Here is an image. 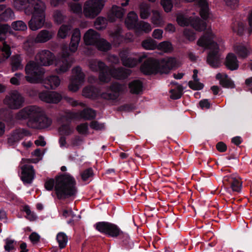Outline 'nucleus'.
<instances>
[{
	"mask_svg": "<svg viewBox=\"0 0 252 252\" xmlns=\"http://www.w3.org/2000/svg\"><path fill=\"white\" fill-rule=\"evenodd\" d=\"M44 187L48 191L54 189L59 200H64L75 196L77 193L76 180L68 173L60 174L56 176L55 179L47 178Z\"/></svg>",
	"mask_w": 252,
	"mask_h": 252,
	"instance_id": "nucleus-1",
	"label": "nucleus"
},
{
	"mask_svg": "<svg viewBox=\"0 0 252 252\" xmlns=\"http://www.w3.org/2000/svg\"><path fill=\"white\" fill-rule=\"evenodd\" d=\"M197 45L205 49H208L207 62L213 67H218L220 64V52L224 49L222 40L218 37L212 31L211 28H208L205 33L197 41Z\"/></svg>",
	"mask_w": 252,
	"mask_h": 252,
	"instance_id": "nucleus-2",
	"label": "nucleus"
},
{
	"mask_svg": "<svg viewBox=\"0 0 252 252\" xmlns=\"http://www.w3.org/2000/svg\"><path fill=\"white\" fill-rule=\"evenodd\" d=\"M86 97L92 99H96L99 96L103 97L109 101V103L113 105H119L124 102L126 103L118 107V111L124 112H130L136 108V104L137 101L138 95H127L126 98H124V95H85Z\"/></svg>",
	"mask_w": 252,
	"mask_h": 252,
	"instance_id": "nucleus-3",
	"label": "nucleus"
},
{
	"mask_svg": "<svg viewBox=\"0 0 252 252\" xmlns=\"http://www.w3.org/2000/svg\"><path fill=\"white\" fill-rule=\"evenodd\" d=\"M94 228L100 233L109 237L116 238L119 237L123 244L126 245L129 241L128 235L123 232L116 224L108 221H99L94 225Z\"/></svg>",
	"mask_w": 252,
	"mask_h": 252,
	"instance_id": "nucleus-4",
	"label": "nucleus"
},
{
	"mask_svg": "<svg viewBox=\"0 0 252 252\" xmlns=\"http://www.w3.org/2000/svg\"><path fill=\"white\" fill-rule=\"evenodd\" d=\"M45 6L40 0H32V31L41 28L45 22Z\"/></svg>",
	"mask_w": 252,
	"mask_h": 252,
	"instance_id": "nucleus-5",
	"label": "nucleus"
},
{
	"mask_svg": "<svg viewBox=\"0 0 252 252\" xmlns=\"http://www.w3.org/2000/svg\"><path fill=\"white\" fill-rule=\"evenodd\" d=\"M52 124V120L46 115L42 108L32 105V128H46Z\"/></svg>",
	"mask_w": 252,
	"mask_h": 252,
	"instance_id": "nucleus-6",
	"label": "nucleus"
},
{
	"mask_svg": "<svg viewBox=\"0 0 252 252\" xmlns=\"http://www.w3.org/2000/svg\"><path fill=\"white\" fill-rule=\"evenodd\" d=\"M78 115L77 112L67 110L60 116L59 121L61 125L59 127V132L61 135L69 136L73 133L74 129L71 124L73 120H78Z\"/></svg>",
	"mask_w": 252,
	"mask_h": 252,
	"instance_id": "nucleus-7",
	"label": "nucleus"
},
{
	"mask_svg": "<svg viewBox=\"0 0 252 252\" xmlns=\"http://www.w3.org/2000/svg\"><path fill=\"white\" fill-rule=\"evenodd\" d=\"M105 4L104 0H87L83 6L84 16L90 19L94 18L101 12Z\"/></svg>",
	"mask_w": 252,
	"mask_h": 252,
	"instance_id": "nucleus-8",
	"label": "nucleus"
},
{
	"mask_svg": "<svg viewBox=\"0 0 252 252\" xmlns=\"http://www.w3.org/2000/svg\"><path fill=\"white\" fill-rule=\"evenodd\" d=\"M177 22L180 26L190 25L196 31L199 32H201L206 28V23L196 16L188 18L181 14H179L177 17Z\"/></svg>",
	"mask_w": 252,
	"mask_h": 252,
	"instance_id": "nucleus-9",
	"label": "nucleus"
},
{
	"mask_svg": "<svg viewBox=\"0 0 252 252\" xmlns=\"http://www.w3.org/2000/svg\"><path fill=\"white\" fill-rule=\"evenodd\" d=\"M85 81V74L79 66L72 69V75L68 86V89L72 93L77 92Z\"/></svg>",
	"mask_w": 252,
	"mask_h": 252,
	"instance_id": "nucleus-10",
	"label": "nucleus"
},
{
	"mask_svg": "<svg viewBox=\"0 0 252 252\" xmlns=\"http://www.w3.org/2000/svg\"><path fill=\"white\" fill-rule=\"evenodd\" d=\"M69 55L66 47H63L60 58L56 62V70L58 73H64L70 67L71 62L69 58Z\"/></svg>",
	"mask_w": 252,
	"mask_h": 252,
	"instance_id": "nucleus-11",
	"label": "nucleus"
},
{
	"mask_svg": "<svg viewBox=\"0 0 252 252\" xmlns=\"http://www.w3.org/2000/svg\"><path fill=\"white\" fill-rule=\"evenodd\" d=\"M21 169V180L24 184L32 183V159L23 158L19 166Z\"/></svg>",
	"mask_w": 252,
	"mask_h": 252,
	"instance_id": "nucleus-12",
	"label": "nucleus"
},
{
	"mask_svg": "<svg viewBox=\"0 0 252 252\" xmlns=\"http://www.w3.org/2000/svg\"><path fill=\"white\" fill-rule=\"evenodd\" d=\"M158 61L159 73L161 74H167L171 69L179 67L181 64V62L174 57L165 58Z\"/></svg>",
	"mask_w": 252,
	"mask_h": 252,
	"instance_id": "nucleus-13",
	"label": "nucleus"
},
{
	"mask_svg": "<svg viewBox=\"0 0 252 252\" xmlns=\"http://www.w3.org/2000/svg\"><path fill=\"white\" fill-rule=\"evenodd\" d=\"M129 52L127 50H124L120 53L123 64L129 67H133L139 63L143 61L144 59L147 58V55L144 53L136 58L128 57Z\"/></svg>",
	"mask_w": 252,
	"mask_h": 252,
	"instance_id": "nucleus-14",
	"label": "nucleus"
},
{
	"mask_svg": "<svg viewBox=\"0 0 252 252\" xmlns=\"http://www.w3.org/2000/svg\"><path fill=\"white\" fill-rule=\"evenodd\" d=\"M90 68L94 71L100 72L99 79L101 82H108L110 81V77H105L108 68L103 62L97 60H92L89 63Z\"/></svg>",
	"mask_w": 252,
	"mask_h": 252,
	"instance_id": "nucleus-15",
	"label": "nucleus"
},
{
	"mask_svg": "<svg viewBox=\"0 0 252 252\" xmlns=\"http://www.w3.org/2000/svg\"><path fill=\"white\" fill-rule=\"evenodd\" d=\"M223 184L229 186L233 192L240 193L242 187L241 178L236 175H227L223 177Z\"/></svg>",
	"mask_w": 252,
	"mask_h": 252,
	"instance_id": "nucleus-16",
	"label": "nucleus"
},
{
	"mask_svg": "<svg viewBox=\"0 0 252 252\" xmlns=\"http://www.w3.org/2000/svg\"><path fill=\"white\" fill-rule=\"evenodd\" d=\"M159 61L148 58L141 66V71L145 74L159 73Z\"/></svg>",
	"mask_w": 252,
	"mask_h": 252,
	"instance_id": "nucleus-17",
	"label": "nucleus"
},
{
	"mask_svg": "<svg viewBox=\"0 0 252 252\" xmlns=\"http://www.w3.org/2000/svg\"><path fill=\"white\" fill-rule=\"evenodd\" d=\"M185 2H194L199 9V14L204 20L209 18L210 12L207 0H183Z\"/></svg>",
	"mask_w": 252,
	"mask_h": 252,
	"instance_id": "nucleus-18",
	"label": "nucleus"
},
{
	"mask_svg": "<svg viewBox=\"0 0 252 252\" xmlns=\"http://www.w3.org/2000/svg\"><path fill=\"white\" fill-rule=\"evenodd\" d=\"M3 100L4 104L11 109H18L21 108L25 101L22 95H5Z\"/></svg>",
	"mask_w": 252,
	"mask_h": 252,
	"instance_id": "nucleus-19",
	"label": "nucleus"
},
{
	"mask_svg": "<svg viewBox=\"0 0 252 252\" xmlns=\"http://www.w3.org/2000/svg\"><path fill=\"white\" fill-rule=\"evenodd\" d=\"M131 74V70L123 67H120L117 69H109L107 71L105 77H112L115 79L121 80L126 78Z\"/></svg>",
	"mask_w": 252,
	"mask_h": 252,
	"instance_id": "nucleus-20",
	"label": "nucleus"
},
{
	"mask_svg": "<svg viewBox=\"0 0 252 252\" xmlns=\"http://www.w3.org/2000/svg\"><path fill=\"white\" fill-rule=\"evenodd\" d=\"M35 59L37 61H39L42 65L49 66L53 63L54 56L48 50H43L38 53Z\"/></svg>",
	"mask_w": 252,
	"mask_h": 252,
	"instance_id": "nucleus-21",
	"label": "nucleus"
},
{
	"mask_svg": "<svg viewBox=\"0 0 252 252\" xmlns=\"http://www.w3.org/2000/svg\"><path fill=\"white\" fill-rule=\"evenodd\" d=\"M233 49L239 58H245L250 53V48L247 43H236L234 45Z\"/></svg>",
	"mask_w": 252,
	"mask_h": 252,
	"instance_id": "nucleus-22",
	"label": "nucleus"
},
{
	"mask_svg": "<svg viewBox=\"0 0 252 252\" xmlns=\"http://www.w3.org/2000/svg\"><path fill=\"white\" fill-rule=\"evenodd\" d=\"M13 5L18 10H23L27 15L32 14V0H13Z\"/></svg>",
	"mask_w": 252,
	"mask_h": 252,
	"instance_id": "nucleus-23",
	"label": "nucleus"
},
{
	"mask_svg": "<svg viewBox=\"0 0 252 252\" xmlns=\"http://www.w3.org/2000/svg\"><path fill=\"white\" fill-rule=\"evenodd\" d=\"M100 38L99 34L93 29L89 30L84 36V42L87 45L96 46Z\"/></svg>",
	"mask_w": 252,
	"mask_h": 252,
	"instance_id": "nucleus-24",
	"label": "nucleus"
},
{
	"mask_svg": "<svg viewBox=\"0 0 252 252\" xmlns=\"http://www.w3.org/2000/svg\"><path fill=\"white\" fill-rule=\"evenodd\" d=\"M110 36L113 39V43L115 45L120 44L125 40H127L128 41H132L133 40V35L129 33H127L126 38H124L121 35V30L120 29H117L114 32H111Z\"/></svg>",
	"mask_w": 252,
	"mask_h": 252,
	"instance_id": "nucleus-25",
	"label": "nucleus"
},
{
	"mask_svg": "<svg viewBox=\"0 0 252 252\" xmlns=\"http://www.w3.org/2000/svg\"><path fill=\"white\" fill-rule=\"evenodd\" d=\"M15 19V14L11 8L0 4V22H6Z\"/></svg>",
	"mask_w": 252,
	"mask_h": 252,
	"instance_id": "nucleus-26",
	"label": "nucleus"
},
{
	"mask_svg": "<svg viewBox=\"0 0 252 252\" xmlns=\"http://www.w3.org/2000/svg\"><path fill=\"white\" fill-rule=\"evenodd\" d=\"M29 134V131L25 129H16L8 138V142L10 144H14L22 139L24 136Z\"/></svg>",
	"mask_w": 252,
	"mask_h": 252,
	"instance_id": "nucleus-27",
	"label": "nucleus"
},
{
	"mask_svg": "<svg viewBox=\"0 0 252 252\" xmlns=\"http://www.w3.org/2000/svg\"><path fill=\"white\" fill-rule=\"evenodd\" d=\"M216 78L220 82V84L223 87L227 88H233L235 84L228 75L224 73H218Z\"/></svg>",
	"mask_w": 252,
	"mask_h": 252,
	"instance_id": "nucleus-28",
	"label": "nucleus"
},
{
	"mask_svg": "<svg viewBox=\"0 0 252 252\" xmlns=\"http://www.w3.org/2000/svg\"><path fill=\"white\" fill-rule=\"evenodd\" d=\"M80 39V31L78 29H75L73 32L69 46L71 52L74 53L77 50Z\"/></svg>",
	"mask_w": 252,
	"mask_h": 252,
	"instance_id": "nucleus-29",
	"label": "nucleus"
},
{
	"mask_svg": "<svg viewBox=\"0 0 252 252\" xmlns=\"http://www.w3.org/2000/svg\"><path fill=\"white\" fill-rule=\"evenodd\" d=\"M60 83V79L56 75L50 76L43 81V85L48 89H55Z\"/></svg>",
	"mask_w": 252,
	"mask_h": 252,
	"instance_id": "nucleus-30",
	"label": "nucleus"
},
{
	"mask_svg": "<svg viewBox=\"0 0 252 252\" xmlns=\"http://www.w3.org/2000/svg\"><path fill=\"white\" fill-rule=\"evenodd\" d=\"M125 13V11L124 8L114 5L112 6L111 10L109 14V19L111 22H113L114 21L116 18H122Z\"/></svg>",
	"mask_w": 252,
	"mask_h": 252,
	"instance_id": "nucleus-31",
	"label": "nucleus"
},
{
	"mask_svg": "<svg viewBox=\"0 0 252 252\" xmlns=\"http://www.w3.org/2000/svg\"><path fill=\"white\" fill-rule=\"evenodd\" d=\"M151 23L156 27H162L165 23L164 19L161 13L157 10L152 11Z\"/></svg>",
	"mask_w": 252,
	"mask_h": 252,
	"instance_id": "nucleus-32",
	"label": "nucleus"
},
{
	"mask_svg": "<svg viewBox=\"0 0 252 252\" xmlns=\"http://www.w3.org/2000/svg\"><path fill=\"white\" fill-rule=\"evenodd\" d=\"M138 16L134 11L128 13L125 20V24L128 29H135L138 23Z\"/></svg>",
	"mask_w": 252,
	"mask_h": 252,
	"instance_id": "nucleus-33",
	"label": "nucleus"
},
{
	"mask_svg": "<svg viewBox=\"0 0 252 252\" xmlns=\"http://www.w3.org/2000/svg\"><path fill=\"white\" fill-rule=\"evenodd\" d=\"M78 120L82 119L84 120L94 119L96 116L95 111L92 108H85L80 112H77Z\"/></svg>",
	"mask_w": 252,
	"mask_h": 252,
	"instance_id": "nucleus-34",
	"label": "nucleus"
},
{
	"mask_svg": "<svg viewBox=\"0 0 252 252\" xmlns=\"http://www.w3.org/2000/svg\"><path fill=\"white\" fill-rule=\"evenodd\" d=\"M44 73V71L41 67L34 66L32 63V83L41 82Z\"/></svg>",
	"mask_w": 252,
	"mask_h": 252,
	"instance_id": "nucleus-35",
	"label": "nucleus"
},
{
	"mask_svg": "<svg viewBox=\"0 0 252 252\" xmlns=\"http://www.w3.org/2000/svg\"><path fill=\"white\" fill-rule=\"evenodd\" d=\"M226 66L231 70L237 69L239 67L238 62L236 56L233 53H229L226 58Z\"/></svg>",
	"mask_w": 252,
	"mask_h": 252,
	"instance_id": "nucleus-36",
	"label": "nucleus"
},
{
	"mask_svg": "<svg viewBox=\"0 0 252 252\" xmlns=\"http://www.w3.org/2000/svg\"><path fill=\"white\" fill-rule=\"evenodd\" d=\"M17 117L23 120L28 119V125L30 126L32 124V106H29L20 110L17 114Z\"/></svg>",
	"mask_w": 252,
	"mask_h": 252,
	"instance_id": "nucleus-37",
	"label": "nucleus"
},
{
	"mask_svg": "<svg viewBox=\"0 0 252 252\" xmlns=\"http://www.w3.org/2000/svg\"><path fill=\"white\" fill-rule=\"evenodd\" d=\"M11 52L9 45L4 42L0 44V63H1L7 59L11 55Z\"/></svg>",
	"mask_w": 252,
	"mask_h": 252,
	"instance_id": "nucleus-38",
	"label": "nucleus"
},
{
	"mask_svg": "<svg viewBox=\"0 0 252 252\" xmlns=\"http://www.w3.org/2000/svg\"><path fill=\"white\" fill-rule=\"evenodd\" d=\"M128 87L131 93L138 94L142 91L143 84L140 80H135L129 83Z\"/></svg>",
	"mask_w": 252,
	"mask_h": 252,
	"instance_id": "nucleus-39",
	"label": "nucleus"
},
{
	"mask_svg": "<svg viewBox=\"0 0 252 252\" xmlns=\"http://www.w3.org/2000/svg\"><path fill=\"white\" fill-rule=\"evenodd\" d=\"M151 14V6L149 4L142 3L139 6V15L142 19H147Z\"/></svg>",
	"mask_w": 252,
	"mask_h": 252,
	"instance_id": "nucleus-40",
	"label": "nucleus"
},
{
	"mask_svg": "<svg viewBox=\"0 0 252 252\" xmlns=\"http://www.w3.org/2000/svg\"><path fill=\"white\" fill-rule=\"evenodd\" d=\"M135 29L137 32L143 31L145 33H149L152 31V28L151 24L149 23L141 21L137 23Z\"/></svg>",
	"mask_w": 252,
	"mask_h": 252,
	"instance_id": "nucleus-41",
	"label": "nucleus"
},
{
	"mask_svg": "<svg viewBox=\"0 0 252 252\" xmlns=\"http://www.w3.org/2000/svg\"><path fill=\"white\" fill-rule=\"evenodd\" d=\"M53 33L46 30H43L37 35L35 40L37 42H45L52 38Z\"/></svg>",
	"mask_w": 252,
	"mask_h": 252,
	"instance_id": "nucleus-42",
	"label": "nucleus"
},
{
	"mask_svg": "<svg viewBox=\"0 0 252 252\" xmlns=\"http://www.w3.org/2000/svg\"><path fill=\"white\" fill-rule=\"evenodd\" d=\"M142 47L146 50H155L157 47V42L151 38L144 40L141 43Z\"/></svg>",
	"mask_w": 252,
	"mask_h": 252,
	"instance_id": "nucleus-43",
	"label": "nucleus"
},
{
	"mask_svg": "<svg viewBox=\"0 0 252 252\" xmlns=\"http://www.w3.org/2000/svg\"><path fill=\"white\" fill-rule=\"evenodd\" d=\"M70 25H63L59 29L58 32V37L60 38H65L70 33L71 29Z\"/></svg>",
	"mask_w": 252,
	"mask_h": 252,
	"instance_id": "nucleus-44",
	"label": "nucleus"
},
{
	"mask_svg": "<svg viewBox=\"0 0 252 252\" xmlns=\"http://www.w3.org/2000/svg\"><path fill=\"white\" fill-rule=\"evenodd\" d=\"M157 49L164 53H170L173 49L172 43L168 41H164L158 44H157Z\"/></svg>",
	"mask_w": 252,
	"mask_h": 252,
	"instance_id": "nucleus-45",
	"label": "nucleus"
},
{
	"mask_svg": "<svg viewBox=\"0 0 252 252\" xmlns=\"http://www.w3.org/2000/svg\"><path fill=\"white\" fill-rule=\"evenodd\" d=\"M56 239L61 249L65 247L68 241V238L67 236L64 232H61L58 233L56 236Z\"/></svg>",
	"mask_w": 252,
	"mask_h": 252,
	"instance_id": "nucleus-46",
	"label": "nucleus"
},
{
	"mask_svg": "<svg viewBox=\"0 0 252 252\" xmlns=\"http://www.w3.org/2000/svg\"><path fill=\"white\" fill-rule=\"evenodd\" d=\"M11 65L12 71H15L23 68L21 60L19 56H14L12 57Z\"/></svg>",
	"mask_w": 252,
	"mask_h": 252,
	"instance_id": "nucleus-47",
	"label": "nucleus"
},
{
	"mask_svg": "<svg viewBox=\"0 0 252 252\" xmlns=\"http://www.w3.org/2000/svg\"><path fill=\"white\" fill-rule=\"evenodd\" d=\"M12 31L10 27L7 24H0V44L4 42L5 38L4 35L8 33H11ZM5 43V42H4Z\"/></svg>",
	"mask_w": 252,
	"mask_h": 252,
	"instance_id": "nucleus-48",
	"label": "nucleus"
},
{
	"mask_svg": "<svg viewBox=\"0 0 252 252\" xmlns=\"http://www.w3.org/2000/svg\"><path fill=\"white\" fill-rule=\"evenodd\" d=\"M41 99L48 103H58L63 98V95H38Z\"/></svg>",
	"mask_w": 252,
	"mask_h": 252,
	"instance_id": "nucleus-49",
	"label": "nucleus"
},
{
	"mask_svg": "<svg viewBox=\"0 0 252 252\" xmlns=\"http://www.w3.org/2000/svg\"><path fill=\"white\" fill-rule=\"evenodd\" d=\"M95 46L101 51H107L111 47L110 43L103 38H100Z\"/></svg>",
	"mask_w": 252,
	"mask_h": 252,
	"instance_id": "nucleus-50",
	"label": "nucleus"
},
{
	"mask_svg": "<svg viewBox=\"0 0 252 252\" xmlns=\"http://www.w3.org/2000/svg\"><path fill=\"white\" fill-rule=\"evenodd\" d=\"M232 29L237 34H242L246 30V24L243 21H238L234 24Z\"/></svg>",
	"mask_w": 252,
	"mask_h": 252,
	"instance_id": "nucleus-51",
	"label": "nucleus"
},
{
	"mask_svg": "<svg viewBox=\"0 0 252 252\" xmlns=\"http://www.w3.org/2000/svg\"><path fill=\"white\" fill-rule=\"evenodd\" d=\"M107 25L106 18L102 17H98L94 22V26L97 30H100L105 29Z\"/></svg>",
	"mask_w": 252,
	"mask_h": 252,
	"instance_id": "nucleus-52",
	"label": "nucleus"
},
{
	"mask_svg": "<svg viewBox=\"0 0 252 252\" xmlns=\"http://www.w3.org/2000/svg\"><path fill=\"white\" fill-rule=\"evenodd\" d=\"M11 27L15 31H25L27 30L26 24L22 21H16L12 23Z\"/></svg>",
	"mask_w": 252,
	"mask_h": 252,
	"instance_id": "nucleus-53",
	"label": "nucleus"
},
{
	"mask_svg": "<svg viewBox=\"0 0 252 252\" xmlns=\"http://www.w3.org/2000/svg\"><path fill=\"white\" fill-rule=\"evenodd\" d=\"M5 244L4 246V250L7 252L15 249V246L17 244V242L14 240L9 238H6L5 240Z\"/></svg>",
	"mask_w": 252,
	"mask_h": 252,
	"instance_id": "nucleus-54",
	"label": "nucleus"
},
{
	"mask_svg": "<svg viewBox=\"0 0 252 252\" xmlns=\"http://www.w3.org/2000/svg\"><path fill=\"white\" fill-rule=\"evenodd\" d=\"M44 153L42 152L40 149H35L32 153V163H36L42 159Z\"/></svg>",
	"mask_w": 252,
	"mask_h": 252,
	"instance_id": "nucleus-55",
	"label": "nucleus"
},
{
	"mask_svg": "<svg viewBox=\"0 0 252 252\" xmlns=\"http://www.w3.org/2000/svg\"><path fill=\"white\" fill-rule=\"evenodd\" d=\"M83 93L84 94H96L99 93V89L91 85L85 87Z\"/></svg>",
	"mask_w": 252,
	"mask_h": 252,
	"instance_id": "nucleus-56",
	"label": "nucleus"
},
{
	"mask_svg": "<svg viewBox=\"0 0 252 252\" xmlns=\"http://www.w3.org/2000/svg\"><path fill=\"white\" fill-rule=\"evenodd\" d=\"M94 176L93 170L92 168H89L84 170L81 173V179L83 181H87Z\"/></svg>",
	"mask_w": 252,
	"mask_h": 252,
	"instance_id": "nucleus-57",
	"label": "nucleus"
},
{
	"mask_svg": "<svg viewBox=\"0 0 252 252\" xmlns=\"http://www.w3.org/2000/svg\"><path fill=\"white\" fill-rule=\"evenodd\" d=\"M76 130L80 134H87L89 130V125L87 123H82L76 127Z\"/></svg>",
	"mask_w": 252,
	"mask_h": 252,
	"instance_id": "nucleus-58",
	"label": "nucleus"
},
{
	"mask_svg": "<svg viewBox=\"0 0 252 252\" xmlns=\"http://www.w3.org/2000/svg\"><path fill=\"white\" fill-rule=\"evenodd\" d=\"M69 6L71 11L73 13L76 14H80L82 13V7L80 4L77 3H70L69 4Z\"/></svg>",
	"mask_w": 252,
	"mask_h": 252,
	"instance_id": "nucleus-59",
	"label": "nucleus"
},
{
	"mask_svg": "<svg viewBox=\"0 0 252 252\" xmlns=\"http://www.w3.org/2000/svg\"><path fill=\"white\" fill-rule=\"evenodd\" d=\"M189 87L194 90H200L204 87L203 84L199 82V81H190L189 82Z\"/></svg>",
	"mask_w": 252,
	"mask_h": 252,
	"instance_id": "nucleus-60",
	"label": "nucleus"
},
{
	"mask_svg": "<svg viewBox=\"0 0 252 252\" xmlns=\"http://www.w3.org/2000/svg\"><path fill=\"white\" fill-rule=\"evenodd\" d=\"M161 4L166 12H170L173 7L171 0H161Z\"/></svg>",
	"mask_w": 252,
	"mask_h": 252,
	"instance_id": "nucleus-61",
	"label": "nucleus"
},
{
	"mask_svg": "<svg viewBox=\"0 0 252 252\" xmlns=\"http://www.w3.org/2000/svg\"><path fill=\"white\" fill-rule=\"evenodd\" d=\"M25 72L26 76L25 78L27 81L30 83L32 82V63L29 62L25 67Z\"/></svg>",
	"mask_w": 252,
	"mask_h": 252,
	"instance_id": "nucleus-62",
	"label": "nucleus"
},
{
	"mask_svg": "<svg viewBox=\"0 0 252 252\" xmlns=\"http://www.w3.org/2000/svg\"><path fill=\"white\" fill-rule=\"evenodd\" d=\"M90 126L91 128L95 130H101L104 128V124L99 123L97 121H92L90 123Z\"/></svg>",
	"mask_w": 252,
	"mask_h": 252,
	"instance_id": "nucleus-63",
	"label": "nucleus"
},
{
	"mask_svg": "<svg viewBox=\"0 0 252 252\" xmlns=\"http://www.w3.org/2000/svg\"><path fill=\"white\" fill-rule=\"evenodd\" d=\"M184 34L190 41L195 39V33L191 30L186 29L184 31Z\"/></svg>",
	"mask_w": 252,
	"mask_h": 252,
	"instance_id": "nucleus-64",
	"label": "nucleus"
}]
</instances>
